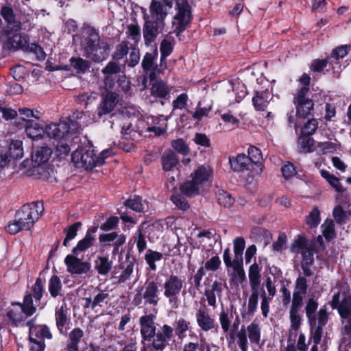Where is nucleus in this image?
<instances>
[{
    "label": "nucleus",
    "instance_id": "25",
    "mask_svg": "<svg viewBox=\"0 0 351 351\" xmlns=\"http://www.w3.org/2000/svg\"><path fill=\"white\" fill-rule=\"evenodd\" d=\"M29 46L28 38L19 33L14 34L7 40V47L14 50L22 49L26 51Z\"/></svg>",
    "mask_w": 351,
    "mask_h": 351
},
{
    "label": "nucleus",
    "instance_id": "48",
    "mask_svg": "<svg viewBox=\"0 0 351 351\" xmlns=\"http://www.w3.org/2000/svg\"><path fill=\"white\" fill-rule=\"evenodd\" d=\"M259 295H261V289L251 290V294L249 297L247 302L248 315L253 316L256 311Z\"/></svg>",
    "mask_w": 351,
    "mask_h": 351
},
{
    "label": "nucleus",
    "instance_id": "60",
    "mask_svg": "<svg viewBox=\"0 0 351 351\" xmlns=\"http://www.w3.org/2000/svg\"><path fill=\"white\" fill-rule=\"evenodd\" d=\"M127 34L128 38L137 44L141 38V28L138 24H130L128 25Z\"/></svg>",
    "mask_w": 351,
    "mask_h": 351
},
{
    "label": "nucleus",
    "instance_id": "30",
    "mask_svg": "<svg viewBox=\"0 0 351 351\" xmlns=\"http://www.w3.org/2000/svg\"><path fill=\"white\" fill-rule=\"evenodd\" d=\"M96 271L102 276H107L112 268V261L108 256H99L95 261Z\"/></svg>",
    "mask_w": 351,
    "mask_h": 351
},
{
    "label": "nucleus",
    "instance_id": "12",
    "mask_svg": "<svg viewBox=\"0 0 351 351\" xmlns=\"http://www.w3.org/2000/svg\"><path fill=\"white\" fill-rule=\"evenodd\" d=\"M158 56V47L155 45L151 52L145 53L141 62V66L143 71L149 73V77L152 81L155 80L159 75L163 73L165 71L159 70V64H156Z\"/></svg>",
    "mask_w": 351,
    "mask_h": 351
},
{
    "label": "nucleus",
    "instance_id": "36",
    "mask_svg": "<svg viewBox=\"0 0 351 351\" xmlns=\"http://www.w3.org/2000/svg\"><path fill=\"white\" fill-rule=\"evenodd\" d=\"M269 94L266 91L256 92L252 98L253 105L256 110L263 111L269 104Z\"/></svg>",
    "mask_w": 351,
    "mask_h": 351
},
{
    "label": "nucleus",
    "instance_id": "47",
    "mask_svg": "<svg viewBox=\"0 0 351 351\" xmlns=\"http://www.w3.org/2000/svg\"><path fill=\"white\" fill-rule=\"evenodd\" d=\"M234 263L243 261V253L245 247V242L243 237H237L234 241Z\"/></svg>",
    "mask_w": 351,
    "mask_h": 351
},
{
    "label": "nucleus",
    "instance_id": "38",
    "mask_svg": "<svg viewBox=\"0 0 351 351\" xmlns=\"http://www.w3.org/2000/svg\"><path fill=\"white\" fill-rule=\"evenodd\" d=\"M134 262L127 261L125 265H123L121 267L122 269L121 274L119 276H117V273L114 271L112 278H117V283L118 284L124 283L126 280L130 278L134 271Z\"/></svg>",
    "mask_w": 351,
    "mask_h": 351
},
{
    "label": "nucleus",
    "instance_id": "23",
    "mask_svg": "<svg viewBox=\"0 0 351 351\" xmlns=\"http://www.w3.org/2000/svg\"><path fill=\"white\" fill-rule=\"evenodd\" d=\"M32 319H30L27 322V326H29V340H34L36 339L44 340L45 338L49 339L52 338V335L49 327L46 325L32 326Z\"/></svg>",
    "mask_w": 351,
    "mask_h": 351
},
{
    "label": "nucleus",
    "instance_id": "2",
    "mask_svg": "<svg viewBox=\"0 0 351 351\" xmlns=\"http://www.w3.org/2000/svg\"><path fill=\"white\" fill-rule=\"evenodd\" d=\"M84 56L95 62L106 60L110 47L107 40L101 39L99 32L93 27H87L80 43Z\"/></svg>",
    "mask_w": 351,
    "mask_h": 351
},
{
    "label": "nucleus",
    "instance_id": "33",
    "mask_svg": "<svg viewBox=\"0 0 351 351\" xmlns=\"http://www.w3.org/2000/svg\"><path fill=\"white\" fill-rule=\"evenodd\" d=\"M161 161L162 168L166 171H171L178 164L176 154L171 149L165 151L161 157Z\"/></svg>",
    "mask_w": 351,
    "mask_h": 351
},
{
    "label": "nucleus",
    "instance_id": "26",
    "mask_svg": "<svg viewBox=\"0 0 351 351\" xmlns=\"http://www.w3.org/2000/svg\"><path fill=\"white\" fill-rule=\"evenodd\" d=\"M56 326L61 334H64V328L69 324V308L66 304L58 307L55 313Z\"/></svg>",
    "mask_w": 351,
    "mask_h": 351
},
{
    "label": "nucleus",
    "instance_id": "9",
    "mask_svg": "<svg viewBox=\"0 0 351 351\" xmlns=\"http://www.w3.org/2000/svg\"><path fill=\"white\" fill-rule=\"evenodd\" d=\"M305 295L293 293V298L289 309L290 328L289 330V337L292 335L296 336L300 328L302 317L300 311L304 304Z\"/></svg>",
    "mask_w": 351,
    "mask_h": 351
},
{
    "label": "nucleus",
    "instance_id": "24",
    "mask_svg": "<svg viewBox=\"0 0 351 351\" xmlns=\"http://www.w3.org/2000/svg\"><path fill=\"white\" fill-rule=\"evenodd\" d=\"M175 45L173 38H164L160 45V58L159 63V70H166L167 68V58L173 52Z\"/></svg>",
    "mask_w": 351,
    "mask_h": 351
},
{
    "label": "nucleus",
    "instance_id": "35",
    "mask_svg": "<svg viewBox=\"0 0 351 351\" xmlns=\"http://www.w3.org/2000/svg\"><path fill=\"white\" fill-rule=\"evenodd\" d=\"M170 93V88L162 80H156L152 85L151 94L159 98H166Z\"/></svg>",
    "mask_w": 351,
    "mask_h": 351
},
{
    "label": "nucleus",
    "instance_id": "31",
    "mask_svg": "<svg viewBox=\"0 0 351 351\" xmlns=\"http://www.w3.org/2000/svg\"><path fill=\"white\" fill-rule=\"evenodd\" d=\"M23 126L27 135L34 140L41 138L45 134L43 127L34 121H27Z\"/></svg>",
    "mask_w": 351,
    "mask_h": 351
},
{
    "label": "nucleus",
    "instance_id": "28",
    "mask_svg": "<svg viewBox=\"0 0 351 351\" xmlns=\"http://www.w3.org/2000/svg\"><path fill=\"white\" fill-rule=\"evenodd\" d=\"M261 267L254 263L249 267L248 278L251 290H260L261 282Z\"/></svg>",
    "mask_w": 351,
    "mask_h": 351
},
{
    "label": "nucleus",
    "instance_id": "34",
    "mask_svg": "<svg viewBox=\"0 0 351 351\" xmlns=\"http://www.w3.org/2000/svg\"><path fill=\"white\" fill-rule=\"evenodd\" d=\"M173 332L179 339H182L185 333L191 329V323L183 317L176 319L173 323Z\"/></svg>",
    "mask_w": 351,
    "mask_h": 351
},
{
    "label": "nucleus",
    "instance_id": "27",
    "mask_svg": "<svg viewBox=\"0 0 351 351\" xmlns=\"http://www.w3.org/2000/svg\"><path fill=\"white\" fill-rule=\"evenodd\" d=\"M84 336V331L80 328H75L69 334V339L65 347L66 351H79V343Z\"/></svg>",
    "mask_w": 351,
    "mask_h": 351
},
{
    "label": "nucleus",
    "instance_id": "63",
    "mask_svg": "<svg viewBox=\"0 0 351 351\" xmlns=\"http://www.w3.org/2000/svg\"><path fill=\"white\" fill-rule=\"evenodd\" d=\"M234 269V279L238 283H242L246 279L245 272L243 267V261L234 263L232 267Z\"/></svg>",
    "mask_w": 351,
    "mask_h": 351
},
{
    "label": "nucleus",
    "instance_id": "10",
    "mask_svg": "<svg viewBox=\"0 0 351 351\" xmlns=\"http://www.w3.org/2000/svg\"><path fill=\"white\" fill-rule=\"evenodd\" d=\"M191 21V7L186 1L182 2L178 5V10L176 14L173 16L172 21V27L173 32L177 36L184 32Z\"/></svg>",
    "mask_w": 351,
    "mask_h": 351
},
{
    "label": "nucleus",
    "instance_id": "57",
    "mask_svg": "<svg viewBox=\"0 0 351 351\" xmlns=\"http://www.w3.org/2000/svg\"><path fill=\"white\" fill-rule=\"evenodd\" d=\"M322 234L326 240L330 241L335 236V223L331 219H326L322 225Z\"/></svg>",
    "mask_w": 351,
    "mask_h": 351
},
{
    "label": "nucleus",
    "instance_id": "19",
    "mask_svg": "<svg viewBox=\"0 0 351 351\" xmlns=\"http://www.w3.org/2000/svg\"><path fill=\"white\" fill-rule=\"evenodd\" d=\"M1 15L7 22V27L3 29V34L8 36L12 32H18L21 28V23L15 19V14L10 7L4 6L1 8Z\"/></svg>",
    "mask_w": 351,
    "mask_h": 351
},
{
    "label": "nucleus",
    "instance_id": "50",
    "mask_svg": "<svg viewBox=\"0 0 351 351\" xmlns=\"http://www.w3.org/2000/svg\"><path fill=\"white\" fill-rule=\"evenodd\" d=\"M320 173L322 178H324L337 191H343V188L339 183L338 178L330 173L329 171L324 169L320 171Z\"/></svg>",
    "mask_w": 351,
    "mask_h": 351
},
{
    "label": "nucleus",
    "instance_id": "56",
    "mask_svg": "<svg viewBox=\"0 0 351 351\" xmlns=\"http://www.w3.org/2000/svg\"><path fill=\"white\" fill-rule=\"evenodd\" d=\"M249 161L255 165H261L263 156L261 150L255 146H250L247 150Z\"/></svg>",
    "mask_w": 351,
    "mask_h": 351
},
{
    "label": "nucleus",
    "instance_id": "18",
    "mask_svg": "<svg viewBox=\"0 0 351 351\" xmlns=\"http://www.w3.org/2000/svg\"><path fill=\"white\" fill-rule=\"evenodd\" d=\"M195 319L198 327L201 330L208 332L213 329H217L215 319L212 317L208 311L204 308H198L195 312Z\"/></svg>",
    "mask_w": 351,
    "mask_h": 351
},
{
    "label": "nucleus",
    "instance_id": "13",
    "mask_svg": "<svg viewBox=\"0 0 351 351\" xmlns=\"http://www.w3.org/2000/svg\"><path fill=\"white\" fill-rule=\"evenodd\" d=\"M145 23L143 26V36L144 43L146 46H149L152 43H154L158 36L162 33L165 27L161 22H155L153 20H149L147 14H144Z\"/></svg>",
    "mask_w": 351,
    "mask_h": 351
},
{
    "label": "nucleus",
    "instance_id": "5",
    "mask_svg": "<svg viewBox=\"0 0 351 351\" xmlns=\"http://www.w3.org/2000/svg\"><path fill=\"white\" fill-rule=\"evenodd\" d=\"M163 295L168 299L172 308L178 306L179 295L184 287V282L180 277L175 274L168 275L163 284Z\"/></svg>",
    "mask_w": 351,
    "mask_h": 351
},
{
    "label": "nucleus",
    "instance_id": "7",
    "mask_svg": "<svg viewBox=\"0 0 351 351\" xmlns=\"http://www.w3.org/2000/svg\"><path fill=\"white\" fill-rule=\"evenodd\" d=\"M72 162L77 168H83L85 170H91L98 166L97 156L92 147H82L77 148L72 154Z\"/></svg>",
    "mask_w": 351,
    "mask_h": 351
},
{
    "label": "nucleus",
    "instance_id": "4",
    "mask_svg": "<svg viewBox=\"0 0 351 351\" xmlns=\"http://www.w3.org/2000/svg\"><path fill=\"white\" fill-rule=\"evenodd\" d=\"M210 176L211 170L208 167H199L191 174V180H186L180 185V191L187 197H193L199 194L208 184Z\"/></svg>",
    "mask_w": 351,
    "mask_h": 351
},
{
    "label": "nucleus",
    "instance_id": "20",
    "mask_svg": "<svg viewBox=\"0 0 351 351\" xmlns=\"http://www.w3.org/2000/svg\"><path fill=\"white\" fill-rule=\"evenodd\" d=\"M119 95L116 93H108L103 98L97 109V118L110 113L119 101Z\"/></svg>",
    "mask_w": 351,
    "mask_h": 351
},
{
    "label": "nucleus",
    "instance_id": "51",
    "mask_svg": "<svg viewBox=\"0 0 351 351\" xmlns=\"http://www.w3.org/2000/svg\"><path fill=\"white\" fill-rule=\"evenodd\" d=\"M218 203L225 208L231 207L234 202V199L227 191L223 189H219L217 192Z\"/></svg>",
    "mask_w": 351,
    "mask_h": 351
},
{
    "label": "nucleus",
    "instance_id": "8",
    "mask_svg": "<svg viewBox=\"0 0 351 351\" xmlns=\"http://www.w3.org/2000/svg\"><path fill=\"white\" fill-rule=\"evenodd\" d=\"M308 95L307 88H300L293 95V102L295 106L298 116L304 119L311 115L314 109V102L308 97Z\"/></svg>",
    "mask_w": 351,
    "mask_h": 351
},
{
    "label": "nucleus",
    "instance_id": "16",
    "mask_svg": "<svg viewBox=\"0 0 351 351\" xmlns=\"http://www.w3.org/2000/svg\"><path fill=\"white\" fill-rule=\"evenodd\" d=\"M77 255L69 254L64 258L67 270L72 274L82 275L86 274L90 269V264L84 262L76 257Z\"/></svg>",
    "mask_w": 351,
    "mask_h": 351
},
{
    "label": "nucleus",
    "instance_id": "11",
    "mask_svg": "<svg viewBox=\"0 0 351 351\" xmlns=\"http://www.w3.org/2000/svg\"><path fill=\"white\" fill-rule=\"evenodd\" d=\"M109 299L110 296L108 293L99 288L93 289L91 292L85 293V296L82 298L84 302L83 308L97 311V308H101L107 304Z\"/></svg>",
    "mask_w": 351,
    "mask_h": 351
},
{
    "label": "nucleus",
    "instance_id": "43",
    "mask_svg": "<svg viewBox=\"0 0 351 351\" xmlns=\"http://www.w3.org/2000/svg\"><path fill=\"white\" fill-rule=\"evenodd\" d=\"M163 255L162 253L151 249L147 250L145 255L146 263L152 271H155L157 268L156 262L161 261Z\"/></svg>",
    "mask_w": 351,
    "mask_h": 351
},
{
    "label": "nucleus",
    "instance_id": "52",
    "mask_svg": "<svg viewBox=\"0 0 351 351\" xmlns=\"http://www.w3.org/2000/svg\"><path fill=\"white\" fill-rule=\"evenodd\" d=\"M348 54V47L347 46H340L335 49H334L330 56L328 57V60L330 61L331 64H337L338 61L340 59L343 58Z\"/></svg>",
    "mask_w": 351,
    "mask_h": 351
},
{
    "label": "nucleus",
    "instance_id": "32",
    "mask_svg": "<svg viewBox=\"0 0 351 351\" xmlns=\"http://www.w3.org/2000/svg\"><path fill=\"white\" fill-rule=\"evenodd\" d=\"M229 162L231 165V168L236 171L247 169L248 166L251 164V162L249 161V158L244 154H238L236 158L230 157Z\"/></svg>",
    "mask_w": 351,
    "mask_h": 351
},
{
    "label": "nucleus",
    "instance_id": "53",
    "mask_svg": "<svg viewBox=\"0 0 351 351\" xmlns=\"http://www.w3.org/2000/svg\"><path fill=\"white\" fill-rule=\"evenodd\" d=\"M314 145V140L310 136L302 134L298 138L299 149L301 152L307 153L312 152V147Z\"/></svg>",
    "mask_w": 351,
    "mask_h": 351
},
{
    "label": "nucleus",
    "instance_id": "64",
    "mask_svg": "<svg viewBox=\"0 0 351 351\" xmlns=\"http://www.w3.org/2000/svg\"><path fill=\"white\" fill-rule=\"evenodd\" d=\"M318 128V121L315 119H309L302 128V133L306 136L313 135Z\"/></svg>",
    "mask_w": 351,
    "mask_h": 351
},
{
    "label": "nucleus",
    "instance_id": "46",
    "mask_svg": "<svg viewBox=\"0 0 351 351\" xmlns=\"http://www.w3.org/2000/svg\"><path fill=\"white\" fill-rule=\"evenodd\" d=\"M23 143L21 141H12L9 148V158L20 159L23 156Z\"/></svg>",
    "mask_w": 351,
    "mask_h": 351
},
{
    "label": "nucleus",
    "instance_id": "17",
    "mask_svg": "<svg viewBox=\"0 0 351 351\" xmlns=\"http://www.w3.org/2000/svg\"><path fill=\"white\" fill-rule=\"evenodd\" d=\"M69 123L66 121H63L58 123H52L47 125L45 130V134L49 138L56 141L63 140L69 134Z\"/></svg>",
    "mask_w": 351,
    "mask_h": 351
},
{
    "label": "nucleus",
    "instance_id": "29",
    "mask_svg": "<svg viewBox=\"0 0 351 351\" xmlns=\"http://www.w3.org/2000/svg\"><path fill=\"white\" fill-rule=\"evenodd\" d=\"M52 150L48 147H38L32 154V160L36 165H40L43 163L47 162L51 155Z\"/></svg>",
    "mask_w": 351,
    "mask_h": 351
},
{
    "label": "nucleus",
    "instance_id": "21",
    "mask_svg": "<svg viewBox=\"0 0 351 351\" xmlns=\"http://www.w3.org/2000/svg\"><path fill=\"white\" fill-rule=\"evenodd\" d=\"M223 285L217 280L205 289L204 295L209 306L215 308L217 306V298L219 301L221 300V293L223 291Z\"/></svg>",
    "mask_w": 351,
    "mask_h": 351
},
{
    "label": "nucleus",
    "instance_id": "55",
    "mask_svg": "<svg viewBox=\"0 0 351 351\" xmlns=\"http://www.w3.org/2000/svg\"><path fill=\"white\" fill-rule=\"evenodd\" d=\"M273 297H269L267 295L265 290L263 287L261 288V309L263 314V316L265 318L268 317V314L269 312V302L271 300Z\"/></svg>",
    "mask_w": 351,
    "mask_h": 351
},
{
    "label": "nucleus",
    "instance_id": "6",
    "mask_svg": "<svg viewBox=\"0 0 351 351\" xmlns=\"http://www.w3.org/2000/svg\"><path fill=\"white\" fill-rule=\"evenodd\" d=\"M247 334L252 344L260 345L261 337V327L258 323L252 322L247 326L246 329L244 326H242L241 330L237 333V344L241 351H247L248 350Z\"/></svg>",
    "mask_w": 351,
    "mask_h": 351
},
{
    "label": "nucleus",
    "instance_id": "58",
    "mask_svg": "<svg viewBox=\"0 0 351 351\" xmlns=\"http://www.w3.org/2000/svg\"><path fill=\"white\" fill-rule=\"evenodd\" d=\"M19 112L22 116L21 124L23 125L26 123L27 121H31L30 119H29L31 117H34L37 120L40 119V113L38 110H36V112H34V110L32 109L23 108H19Z\"/></svg>",
    "mask_w": 351,
    "mask_h": 351
},
{
    "label": "nucleus",
    "instance_id": "15",
    "mask_svg": "<svg viewBox=\"0 0 351 351\" xmlns=\"http://www.w3.org/2000/svg\"><path fill=\"white\" fill-rule=\"evenodd\" d=\"M141 292L143 295L144 304L156 306L158 304L159 287L154 280H147L144 285L141 287Z\"/></svg>",
    "mask_w": 351,
    "mask_h": 351
},
{
    "label": "nucleus",
    "instance_id": "3",
    "mask_svg": "<svg viewBox=\"0 0 351 351\" xmlns=\"http://www.w3.org/2000/svg\"><path fill=\"white\" fill-rule=\"evenodd\" d=\"M43 211L42 202H33L23 205L16 213L14 220L8 225V232L11 234H16L20 231L29 230L38 220Z\"/></svg>",
    "mask_w": 351,
    "mask_h": 351
},
{
    "label": "nucleus",
    "instance_id": "42",
    "mask_svg": "<svg viewBox=\"0 0 351 351\" xmlns=\"http://www.w3.org/2000/svg\"><path fill=\"white\" fill-rule=\"evenodd\" d=\"M95 242V238H90L85 236L82 239L80 240L77 245L72 249V253L74 255H78L81 252L86 251L91 247Z\"/></svg>",
    "mask_w": 351,
    "mask_h": 351
},
{
    "label": "nucleus",
    "instance_id": "54",
    "mask_svg": "<svg viewBox=\"0 0 351 351\" xmlns=\"http://www.w3.org/2000/svg\"><path fill=\"white\" fill-rule=\"evenodd\" d=\"M97 94L95 93H84L75 97V101L77 104L87 106L92 104L97 99Z\"/></svg>",
    "mask_w": 351,
    "mask_h": 351
},
{
    "label": "nucleus",
    "instance_id": "49",
    "mask_svg": "<svg viewBox=\"0 0 351 351\" xmlns=\"http://www.w3.org/2000/svg\"><path fill=\"white\" fill-rule=\"evenodd\" d=\"M82 226V222L77 221L69 226L66 229L64 230V232L66 233V237L63 241L64 246H67L68 243L75 238L77 232Z\"/></svg>",
    "mask_w": 351,
    "mask_h": 351
},
{
    "label": "nucleus",
    "instance_id": "62",
    "mask_svg": "<svg viewBox=\"0 0 351 351\" xmlns=\"http://www.w3.org/2000/svg\"><path fill=\"white\" fill-rule=\"evenodd\" d=\"M308 285L305 277L300 276L295 280L293 293L305 295Z\"/></svg>",
    "mask_w": 351,
    "mask_h": 351
},
{
    "label": "nucleus",
    "instance_id": "44",
    "mask_svg": "<svg viewBox=\"0 0 351 351\" xmlns=\"http://www.w3.org/2000/svg\"><path fill=\"white\" fill-rule=\"evenodd\" d=\"M232 319V313H230L229 311H225L223 309L220 312L219 315V321L224 333H228L230 331Z\"/></svg>",
    "mask_w": 351,
    "mask_h": 351
},
{
    "label": "nucleus",
    "instance_id": "14",
    "mask_svg": "<svg viewBox=\"0 0 351 351\" xmlns=\"http://www.w3.org/2000/svg\"><path fill=\"white\" fill-rule=\"evenodd\" d=\"M340 291L335 293L330 301V306L332 309H337L342 319H347L351 317V294L344 295L340 300Z\"/></svg>",
    "mask_w": 351,
    "mask_h": 351
},
{
    "label": "nucleus",
    "instance_id": "22",
    "mask_svg": "<svg viewBox=\"0 0 351 351\" xmlns=\"http://www.w3.org/2000/svg\"><path fill=\"white\" fill-rule=\"evenodd\" d=\"M149 20L158 23L161 22L165 25V19L167 16L168 11L166 10L165 5H162L160 1L152 0L149 6Z\"/></svg>",
    "mask_w": 351,
    "mask_h": 351
},
{
    "label": "nucleus",
    "instance_id": "1",
    "mask_svg": "<svg viewBox=\"0 0 351 351\" xmlns=\"http://www.w3.org/2000/svg\"><path fill=\"white\" fill-rule=\"evenodd\" d=\"M156 316L153 314L145 315L139 318L140 332L144 345L141 351H163L169 341L173 337V328L168 324L162 325L156 331Z\"/></svg>",
    "mask_w": 351,
    "mask_h": 351
},
{
    "label": "nucleus",
    "instance_id": "37",
    "mask_svg": "<svg viewBox=\"0 0 351 351\" xmlns=\"http://www.w3.org/2000/svg\"><path fill=\"white\" fill-rule=\"evenodd\" d=\"M70 65L77 73H85L90 68L91 63L89 60L80 57H72L70 59Z\"/></svg>",
    "mask_w": 351,
    "mask_h": 351
},
{
    "label": "nucleus",
    "instance_id": "59",
    "mask_svg": "<svg viewBox=\"0 0 351 351\" xmlns=\"http://www.w3.org/2000/svg\"><path fill=\"white\" fill-rule=\"evenodd\" d=\"M320 222V213L317 207L313 208L309 215L306 217V223L310 228H315Z\"/></svg>",
    "mask_w": 351,
    "mask_h": 351
},
{
    "label": "nucleus",
    "instance_id": "40",
    "mask_svg": "<svg viewBox=\"0 0 351 351\" xmlns=\"http://www.w3.org/2000/svg\"><path fill=\"white\" fill-rule=\"evenodd\" d=\"M6 316L11 322L12 325L14 326H18L27 317L21 308L8 309L6 313Z\"/></svg>",
    "mask_w": 351,
    "mask_h": 351
},
{
    "label": "nucleus",
    "instance_id": "45",
    "mask_svg": "<svg viewBox=\"0 0 351 351\" xmlns=\"http://www.w3.org/2000/svg\"><path fill=\"white\" fill-rule=\"evenodd\" d=\"M318 302L313 298L308 299L305 306V313L309 322H315V312L317 310Z\"/></svg>",
    "mask_w": 351,
    "mask_h": 351
},
{
    "label": "nucleus",
    "instance_id": "61",
    "mask_svg": "<svg viewBox=\"0 0 351 351\" xmlns=\"http://www.w3.org/2000/svg\"><path fill=\"white\" fill-rule=\"evenodd\" d=\"M32 290L35 302L36 304L40 303L44 293L43 283L40 278L36 279L35 284L32 287Z\"/></svg>",
    "mask_w": 351,
    "mask_h": 351
},
{
    "label": "nucleus",
    "instance_id": "39",
    "mask_svg": "<svg viewBox=\"0 0 351 351\" xmlns=\"http://www.w3.org/2000/svg\"><path fill=\"white\" fill-rule=\"evenodd\" d=\"M40 303H34L31 294H27L24 296L23 302L20 304V308L23 311L27 317L33 315L36 311V306Z\"/></svg>",
    "mask_w": 351,
    "mask_h": 351
},
{
    "label": "nucleus",
    "instance_id": "41",
    "mask_svg": "<svg viewBox=\"0 0 351 351\" xmlns=\"http://www.w3.org/2000/svg\"><path fill=\"white\" fill-rule=\"evenodd\" d=\"M48 289L50 295L53 298H56L58 295H61L62 285L61 283V280L58 276L53 275L51 277L49 280Z\"/></svg>",
    "mask_w": 351,
    "mask_h": 351
}]
</instances>
